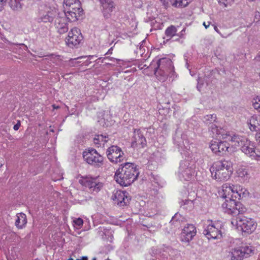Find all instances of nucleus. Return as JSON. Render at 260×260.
<instances>
[{"label":"nucleus","instance_id":"5","mask_svg":"<svg viewBox=\"0 0 260 260\" xmlns=\"http://www.w3.org/2000/svg\"><path fill=\"white\" fill-rule=\"evenodd\" d=\"M241 150L246 156L252 160H260V148L256 147L254 142L245 140L241 146Z\"/></svg>","mask_w":260,"mask_h":260},{"label":"nucleus","instance_id":"45","mask_svg":"<svg viewBox=\"0 0 260 260\" xmlns=\"http://www.w3.org/2000/svg\"><path fill=\"white\" fill-rule=\"evenodd\" d=\"M92 260H96L95 257H94Z\"/></svg>","mask_w":260,"mask_h":260},{"label":"nucleus","instance_id":"30","mask_svg":"<svg viewBox=\"0 0 260 260\" xmlns=\"http://www.w3.org/2000/svg\"><path fill=\"white\" fill-rule=\"evenodd\" d=\"M21 0H7V4H8L13 10H18L19 9L21 8Z\"/></svg>","mask_w":260,"mask_h":260},{"label":"nucleus","instance_id":"43","mask_svg":"<svg viewBox=\"0 0 260 260\" xmlns=\"http://www.w3.org/2000/svg\"><path fill=\"white\" fill-rule=\"evenodd\" d=\"M214 30L218 33H220L219 29H218L216 25L214 26Z\"/></svg>","mask_w":260,"mask_h":260},{"label":"nucleus","instance_id":"10","mask_svg":"<svg viewBox=\"0 0 260 260\" xmlns=\"http://www.w3.org/2000/svg\"><path fill=\"white\" fill-rule=\"evenodd\" d=\"M81 184L88 187L90 191L99 192L103 186L98 177H92L87 176L82 177L79 180Z\"/></svg>","mask_w":260,"mask_h":260},{"label":"nucleus","instance_id":"22","mask_svg":"<svg viewBox=\"0 0 260 260\" xmlns=\"http://www.w3.org/2000/svg\"><path fill=\"white\" fill-rule=\"evenodd\" d=\"M103 8V13L105 17H108L109 14L112 12L114 3L111 0H100Z\"/></svg>","mask_w":260,"mask_h":260},{"label":"nucleus","instance_id":"20","mask_svg":"<svg viewBox=\"0 0 260 260\" xmlns=\"http://www.w3.org/2000/svg\"><path fill=\"white\" fill-rule=\"evenodd\" d=\"M249 127L251 131H256L260 126V114H255L252 116L247 121Z\"/></svg>","mask_w":260,"mask_h":260},{"label":"nucleus","instance_id":"21","mask_svg":"<svg viewBox=\"0 0 260 260\" xmlns=\"http://www.w3.org/2000/svg\"><path fill=\"white\" fill-rule=\"evenodd\" d=\"M236 252L240 257H247L254 253V247L251 245H244L240 247Z\"/></svg>","mask_w":260,"mask_h":260},{"label":"nucleus","instance_id":"42","mask_svg":"<svg viewBox=\"0 0 260 260\" xmlns=\"http://www.w3.org/2000/svg\"><path fill=\"white\" fill-rule=\"evenodd\" d=\"M4 164V160L3 158H0V168L3 166Z\"/></svg>","mask_w":260,"mask_h":260},{"label":"nucleus","instance_id":"36","mask_svg":"<svg viewBox=\"0 0 260 260\" xmlns=\"http://www.w3.org/2000/svg\"><path fill=\"white\" fill-rule=\"evenodd\" d=\"M7 5V0H0V12L2 11Z\"/></svg>","mask_w":260,"mask_h":260},{"label":"nucleus","instance_id":"9","mask_svg":"<svg viewBox=\"0 0 260 260\" xmlns=\"http://www.w3.org/2000/svg\"><path fill=\"white\" fill-rule=\"evenodd\" d=\"M83 37L81 30L78 27L72 28L68 32L65 42L68 46L73 48L78 46L82 41Z\"/></svg>","mask_w":260,"mask_h":260},{"label":"nucleus","instance_id":"29","mask_svg":"<svg viewBox=\"0 0 260 260\" xmlns=\"http://www.w3.org/2000/svg\"><path fill=\"white\" fill-rule=\"evenodd\" d=\"M177 31V28L175 26L171 25L169 26L165 30V35L167 38V40H170L176 36Z\"/></svg>","mask_w":260,"mask_h":260},{"label":"nucleus","instance_id":"3","mask_svg":"<svg viewBox=\"0 0 260 260\" xmlns=\"http://www.w3.org/2000/svg\"><path fill=\"white\" fill-rule=\"evenodd\" d=\"M83 157L87 164L94 167H102L104 165V157L94 149H85L83 152Z\"/></svg>","mask_w":260,"mask_h":260},{"label":"nucleus","instance_id":"16","mask_svg":"<svg viewBox=\"0 0 260 260\" xmlns=\"http://www.w3.org/2000/svg\"><path fill=\"white\" fill-rule=\"evenodd\" d=\"M222 139L231 142L232 146L236 147L242 146L247 139L237 135L231 136L230 134H225L222 135Z\"/></svg>","mask_w":260,"mask_h":260},{"label":"nucleus","instance_id":"26","mask_svg":"<svg viewBox=\"0 0 260 260\" xmlns=\"http://www.w3.org/2000/svg\"><path fill=\"white\" fill-rule=\"evenodd\" d=\"M108 137L102 135H96L93 139V143L96 147H104L108 141Z\"/></svg>","mask_w":260,"mask_h":260},{"label":"nucleus","instance_id":"12","mask_svg":"<svg viewBox=\"0 0 260 260\" xmlns=\"http://www.w3.org/2000/svg\"><path fill=\"white\" fill-rule=\"evenodd\" d=\"M55 13L56 10L54 8L46 5H41L39 8L41 20L44 22L52 21Z\"/></svg>","mask_w":260,"mask_h":260},{"label":"nucleus","instance_id":"34","mask_svg":"<svg viewBox=\"0 0 260 260\" xmlns=\"http://www.w3.org/2000/svg\"><path fill=\"white\" fill-rule=\"evenodd\" d=\"M204 118L206 121H210V122L215 121L216 119V115L214 114L207 115Z\"/></svg>","mask_w":260,"mask_h":260},{"label":"nucleus","instance_id":"40","mask_svg":"<svg viewBox=\"0 0 260 260\" xmlns=\"http://www.w3.org/2000/svg\"><path fill=\"white\" fill-rule=\"evenodd\" d=\"M76 260H88V257L86 256H82L80 258H78Z\"/></svg>","mask_w":260,"mask_h":260},{"label":"nucleus","instance_id":"18","mask_svg":"<svg viewBox=\"0 0 260 260\" xmlns=\"http://www.w3.org/2000/svg\"><path fill=\"white\" fill-rule=\"evenodd\" d=\"M236 207V201L234 198L225 200L222 204L224 212L231 215L235 214V208Z\"/></svg>","mask_w":260,"mask_h":260},{"label":"nucleus","instance_id":"4","mask_svg":"<svg viewBox=\"0 0 260 260\" xmlns=\"http://www.w3.org/2000/svg\"><path fill=\"white\" fill-rule=\"evenodd\" d=\"M161 60H159L158 69L155 71V74L158 80L165 82L168 78L174 76V67L170 60H167L165 64H161Z\"/></svg>","mask_w":260,"mask_h":260},{"label":"nucleus","instance_id":"31","mask_svg":"<svg viewBox=\"0 0 260 260\" xmlns=\"http://www.w3.org/2000/svg\"><path fill=\"white\" fill-rule=\"evenodd\" d=\"M246 208L240 202H236V207L235 208V214H243L246 212Z\"/></svg>","mask_w":260,"mask_h":260},{"label":"nucleus","instance_id":"17","mask_svg":"<svg viewBox=\"0 0 260 260\" xmlns=\"http://www.w3.org/2000/svg\"><path fill=\"white\" fill-rule=\"evenodd\" d=\"M234 185L225 183L222 185L221 190L219 191V194L220 197L223 199H233L234 198Z\"/></svg>","mask_w":260,"mask_h":260},{"label":"nucleus","instance_id":"6","mask_svg":"<svg viewBox=\"0 0 260 260\" xmlns=\"http://www.w3.org/2000/svg\"><path fill=\"white\" fill-rule=\"evenodd\" d=\"M209 148L212 152L217 156L224 155L230 149V144L225 140L214 139L210 141Z\"/></svg>","mask_w":260,"mask_h":260},{"label":"nucleus","instance_id":"23","mask_svg":"<svg viewBox=\"0 0 260 260\" xmlns=\"http://www.w3.org/2000/svg\"><path fill=\"white\" fill-rule=\"evenodd\" d=\"M234 196L233 197L236 200H240L243 198L248 193V191L240 185H234Z\"/></svg>","mask_w":260,"mask_h":260},{"label":"nucleus","instance_id":"11","mask_svg":"<svg viewBox=\"0 0 260 260\" xmlns=\"http://www.w3.org/2000/svg\"><path fill=\"white\" fill-rule=\"evenodd\" d=\"M107 156L109 160L113 163L118 164L124 159V153L117 146L112 145L107 150Z\"/></svg>","mask_w":260,"mask_h":260},{"label":"nucleus","instance_id":"41","mask_svg":"<svg viewBox=\"0 0 260 260\" xmlns=\"http://www.w3.org/2000/svg\"><path fill=\"white\" fill-rule=\"evenodd\" d=\"M210 22H208V24H206L205 22H204L203 24L205 26V27L207 29L210 25Z\"/></svg>","mask_w":260,"mask_h":260},{"label":"nucleus","instance_id":"2","mask_svg":"<svg viewBox=\"0 0 260 260\" xmlns=\"http://www.w3.org/2000/svg\"><path fill=\"white\" fill-rule=\"evenodd\" d=\"M211 177L219 182L226 181L232 174L233 169L231 162L226 160H218L210 168Z\"/></svg>","mask_w":260,"mask_h":260},{"label":"nucleus","instance_id":"46","mask_svg":"<svg viewBox=\"0 0 260 260\" xmlns=\"http://www.w3.org/2000/svg\"><path fill=\"white\" fill-rule=\"evenodd\" d=\"M232 223L233 224H234V221H232Z\"/></svg>","mask_w":260,"mask_h":260},{"label":"nucleus","instance_id":"33","mask_svg":"<svg viewBox=\"0 0 260 260\" xmlns=\"http://www.w3.org/2000/svg\"><path fill=\"white\" fill-rule=\"evenodd\" d=\"M255 102L253 103L254 108L260 112V96H257L254 99Z\"/></svg>","mask_w":260,"mask_h":260},{"label":"nucleus","instance_id":"28","mask_svg":"<svg viewBox=\"0 0 260 260\" xmlns=\"http://www.w3.org/2000/svg\"><path fill=\"white\" fill-rule=\"evenodd\" d=\"M211 132L212 134V137L215 139H222V135L221 131V129L218 128V127L215 124H212L210 126Z\"/></svg>","mask_w":260,"mask_h":260},{"label":"nucleus","instance_id":"14","mask_svg":"<svg viewBox=\"0 0 260 260\" xmlns=\"http://www.w3.org/2000/svg\"><path fill=\"white\" fill-rule=\"evenodd\" d=\"M197 234L196 226L192 224H187L181 233V240L184 242H189Z\"/></svg>","mask_w":260,"mask_h":260},{"label":"nucleus","instance_id":"35","mask_svg":"<svg viewBox=\"0 0 260 260\" xmlns=\"http://www.w3.org/2000/svg\"><path fill=\"white\" fill-rule=\"evenodd\" d=\"M233 1V0H218L219 3L221 5H223L224 7H226Z\"/></svg>","mask_w":260,"mask_h":260},{"label":"nucleus","instance_id":"39","mask_svg":"<svg viewBox=\"0 0 260 260\" xmlns=\"http://www.w3.org/2000/svg\"><path fill=\"white\" fill-rule=\"evenodd\" d=\"M255 137L256 141L260 143V132L259 133H256Z\"/></svg>","mask_w":260,"mask_h":260},{"label":"nucleus","instance_id":"32","mask_svg":"<svg viewBox=\"0 0 260 260\" xmlns=\"http://www.w3.org/2000/svg\"><path fill=\"white\" fill-rule=\"evenodd\" d=\"M73 225L77 229H81L83 225V220L81 218H77L73 220Z\"/></svg>","mask_w":260,"mask_h":260},{"label":"nucleus","instance_id":"37","mask_svg":"<svg viewBox=\"0 0 260 260\" xmlns=\"http://www.w3.org/2000/svg\"><path fill=\"white\" fill-rule=\"evenodd\" d=\"M20 125H21L20 121L19 120H18L17 121V123L14 125L13 129L15 131L18 130V129L19 128V127L20 126Z\"/></svg>","mask_w":260,"mask_h":260},{"label":"nucleus","instance_id":"19","mask_svg":"<svg viewBox=\"0 0 260 260\" xmlns=\"http://www.w3.org/2000/svg\"><path fill=\"white\" fill-rule=\"evenodd\" d=\"M135 141L132 143V147L134 148L140 149L146 145V140L143 135L138 133L134 137Z\"/></svg>","mask_w":260,"mask_h":260},{"label":"nucleus","instance_id":"8","mask_svg":"<svg viewBox=\"0 0 260 260\" xmlns=\"http://www.w3.org/2000/svg\"><path fill=\"white\" fill-rule=\"evenodd\" d=\"M236 224L238 229L249 234L253 233L257 227V223L253 219L245 216L238 218Z\"/></svg>","mask_w":260,"mask_h":260},{"label":"nucleus","instance_id":"38","mask_svg":"<svg viewBox=\"0 0 260 260\" xmlns=\"http://www.w3.org/2000/svg\"><path fill=\"white\" fill-rule=\"evenodd\" d=\"M255 18L256 19H257V21L260 20V13L259 12H256L255 14Z\"/></svg>","mask_w":260,"mask_h":260},{"label":"nucleus","instance_id":"24","mask_svg":"<svg viewBox=\"0 0 260 260\" xmlns=\"http://www.w3.org/2000/svg\"><path fill=\"white\" fill-rule=\"evenodd\" d=\"M55 26L60 34H63L68 30V24L64 18H57L55 20Z\"/></svg>","mask_w":260,"mask_h":260},{"label":"nucleus","instance_id":"44","mask_svg":"<svg viewBox=\"0 0 260 260\" xmlns=\"http://www.w3.org/2000/svg\"><path fill=\"white\" fill-rule=\"evenodd\" d=\"M52 107H53V109H57L59 108V106H57L55 105H53Z\"/></svg>","mask_w":260,"mask_h":260},{"label":"nucleus","instance_id":"27","mask_svg":"<svg viewBox=\"0 0 260 260\" xmlns=\"http://www.w3.org/2000/svg\"><path fill=\"white\" fill-rule=\"evenodd\" d=\"M80 10L79 9H78V10H73V12H74L76 15V16H75V18H72V15H68L67 14V12H64V14L66 15V18H67V19L69 20V21H75L76 20H77L78 19H80V18H82L83 17V15H84V13H83V9L82 8V7L80 6Z\"/></svg>","mask_w":260,"mask_h":260},{"label":"nucleus","instance_id":"25","mask_svg":"<svg viewBox=\"0 0 260 260\" xmlns=\"http://www.w3.org/2000/svg\"><path fill=\"white\" fill-rule=\"evenodd\" d=\"M27 223L26 215L23 213H19L16 215L15 226L19 229L24 228Z\"/></svg>","mask_w":260,"mask_h":260},{"label":"nucleus","instance_id":"1","mask_svg":"<svg viewBox=\"0 0 260 260\" xmlns=\"http://www.w3.org/2000/svg\"><path fill=\"white\" fill-rule=\"evenodd\" d=\"M139 172L134 163L125 162L120 165L114 174L116 182L122 186H128L138 178Z\"/></svg>","mask_w":260,"mask_h":260},{"label":"nucleus","instance_id":"7","mask_svg":"<svg viewBox=\"0 0 260 260\" xmlns=\"http://www.w3.org/2000/svg\"><path fill=\"white\" fill-rule=\"evenodd\" d=\"M221 226V222L211 221L205 228L204 231V234L209 239H220L222 237Z\"/></svg>","mask_w":260,"mask_h":260},{"label":"nucleus","instance_id":"15","mask_svg":"<svg viewBox=\"0 0 260 260\" xmlns=\"http://www.w3.org/2000/svg\"><path fill=\"white\" fill-rule=\"evenodd\" d=\"M63 6L64 12H67L68 15H72V18H76L75 13L73 12V10H80L81 4L79 0H64Z\"/></svg>","mask_w":260,"mask_h":260},{"label":"nucleus","instance_id":"13","mask_svg":"<svg viewBox=\"0 0 260 260\" xmlns=\"http://www.w3.org/2000/svg\"><path fill=\"white\" fill-rule=\"evenodd\" d=\"M112 200L115 204L120 207H124L128 205L131 198L127 191L118 190L114 192Z\"/></svg>","mask_w":260,"mask_h":260}]
</instances>
